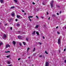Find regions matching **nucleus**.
<instances>
[{
  "label": "nucleus",
  "instance_id": "f257e3e1",
  "mask_svg": "<svg viewBox=\"0 0 66 66\" xmlns=\"http://www.w3.org/2000/svg\"><path fill=\"white\" fill-rule=\"evenodd\" d=\"M61 37H60L59 38V40L58 41V44H60V43H61Z\"/></svg>",
  "mask_w": 66,
  "mask_h": 66
},
{
  "label": "nucleus",
  "instance_id": "f03ea898",
  "mask_svg": "<svg viewBox=\"0 0 66 66\" xmlns=\"http://www.w3.org/2000/svg\"><path fill=\"white\" fill-rule=\"evenodd\" d=\"M53 1H52L51 3V7H53Z\"/></svg>",
  "mask_w": 66,
  "mask_h": 66
},
{
  "label": "nucleus",
  "instance_id": "7ed1b4c3",
  "mask_svg": "<svg viewBox=\"0 0 66 66\" xmlns=\"http://www.w3.org/2000/svg\"><path fill=\"white\" fill-rule=\"evenodd\" d=\"M8 47H10V45H6V48H8Z\"/></svg>",
  "mask_w": 66,
  "mask_h": 66
},
{
  "label": "nucleus",
  "instance_id": "20e7f679",
  "mask_svg": "<svg viewBox=\"0 0 66 66\" xmlns=\"http://www.w3.org/2000/svg\"><path fill=\"white\" fill-rule=\"evenodd\" d=\"M45 66H48V62H46Z\"/></svg>",
  "mask_w": 66,
  "mask_h": 66
},
{
  "label": "nucleus",
  "instance_id": "39448f33",
  "mask_svg": "<svg viewBox=\"0 0 66 66\" xmlns=\"http://www.w3.org/2000/svg\"><path fill=\"white\" fill-rule=\"evenodd\" d=\"M18 37L20 39H21V37L20 36H18Z\"/></svg>",
  "mask_w": 66,
  "mask_h": 66
},
{
  "label": "nucleus",
  "instance_id": "423d86ee",
  "mask_svg": "<svg viewBox=\"0 0 66 66\" xmlns=\"http://www.w3.org/2000/svg\"><path fill=\"white\" fill-rule=\"evenodd\" d=\"M13 45H15V44H16V42H15V41H13Z\"/></svg>",
  "mask_w": 66,
  "mask_h": 66
},
{
  "label": "nucleus",
  "instance_id": "0eeeda50",
  "mask_svg": "<svg viewBox=\"0 0 66 66\" xmlns=\"http://www.w3.org/2000/svg\"><path fill=\"white\" fill-rule=\"evenodd\" d=\"M42 4L43 5H45L46 4V3L44 2H43Z\"/></svg>",
  "mask_w": 66,
  "mask_h": 66
},
{
  "label": "nucleus",
  "instance_id": "6e6552de",
  "mask_svg": "<svg viewBox=\"0 0 66 66\" xmlns=\"http://www.w3.org/2000/svg\"><path fill=\"white\" fill-rule=\"evenodd\" d=\"M0 2L1 3H3V0H1Z\"/></svg>",
  "mask_w": 66,
  "mask_h": 66
},
{
  "label": "nucleus",
  "instance_id": "1a4fd4ad",
  "mask_svg": "<svg viewBox=\"0 0 66 66\" xmlns=\"http://www.w3.org/2000/svg\"><path fill=\"white\" fill-rule=\"evenodd\" d=\"M56 16V15H55L54 14L52 15V17H55Z\"/></svg>",
  "mask_w": 66,
  "mask_h": 66
},
{
  "label": "nucleus",
  "instance_id": "9d476101",
  "mask_svg": "<svg viewBox=\"0 0 66 66\" xmlns=\"http://www.w3.org/2000/svg\"><path fill=\"white\" fill-rule=\"evenodd\" d=\"M3 37L4 38H6V35H4Z\"/></svg>",
  "mask_w": 66,
  "mask_h": 66
},
{
  "label": "nucleus",
  "instance_id": "9b49d317",
  "mask_svg": "<svg viewBox=\"0 0 66 66\" xmlns=\"http://www.w3.org/2000/svg\"><path fill=\"white\" fill-rule=\"evenodd\" d=\"M11 15H12V16H14V15H15V14H14V13H13L11 14Z\"/></svg>",
  "mask_w": 66,
  "mask_h": 66
},
{
  "label": "nucleus",
  "instance_id": "f8f14e48",
  "mask_svg": "<svg viewBox=\"0 0 66 66\" xmlns=\"http://www.w3.org/2000/svg\"><path fill=\"white\" fill-rule=\"evenodd\" d=\"M17 18H20V16L19 15H17Z\"/></svg>",
  "mask_w": 66,
  "mask_h": 66
},
{
  "label": "nucleus",
  "instance_id": "ddd939ff",
  "mask_svg": "<svg viewBox=\"0 0 66 66\" xmlns=\"http://www.w3.org/2000/svg\"><path fill=\"white\" fill-rule=\"evenodd\" d=\"M30 18H33V16H29L28 17V18L29 19H30Z\"/></svg>",
  "mask_w": 66,
  "mask_h": 66
},
{
  "label": "nucleus",
  "instance_id": "4468645a",
  "mask_svg": "<svg viewBox=\"0 0 66 66\" xmlns=\"http://www.w3.org/2000/svg\"><path fill=\"white\" fill-rule=\"evenodd\" d=\"M35 31H34L33 32V33L32 34V35H33L34 34H35Z\"/></svg>",
  "mask_w": 66,
  "mask_h": 66
},
{
  "label": "nucleus",
  "instance_id": "2eb2a0df",
  "mask_svg": "<svg viewBox=\"0 0 66 66\" xmlns=\"http://www.w3.org/2000/svg\"><path fill=\"white\" fill-rule=\"evenodd\" d=\"M38 28V25H37L36 26V28Z\"/></svg>",
  "mask_w": 66,
  "mask_h": 66
},
{
  "label": "nucleus",
  "instance_id": "dca6fc26",
  "mask_svg": "<svg viewBox=\"0 0 66 66\" xmlns=\"http://www.w3.org/2000/svg\"><path fill=\"white\" fill-rule=\"evenodd\" d=\"M36 33L37 34V35H39V33L37 31L36 32Z\"/></svg>",
  "mask_w": 66,
  "mask_h": 66
},
{
  "label": "nucleus",
  "instance_id": "f3484780",
  "mask_svg": "<svg viewBox=\"0 0 66 66\" xmlns=\"http://www.w3.org/2000/svg\"><path fill=\"white\" fill-rule=\"evenodd\" d=\"M3 44V43L2 42H0V47L1 46V45H2Z\"/></svg>",
  "mask_w": 66,
  "mask_h": 66
},
{
  "label": "nucleus",
  "instance_id": "a211bd4d",
  "mask_svg": "<svg viewBox=\"0 0 66 66\" xmlns=\"http://www.w3.org/2000/svg\"><path fill=\"white\" fill-rule=\"evenodd\" d=\"M10 56V55H8V56H7L6 57L7 58H9V57Z\"/></svg>",
  "mask_w": 66,
  "mask_h": 66
},
{
  "label": "nucleus",
  "instance_id": "6ab92c4d",
  "mask_svg": "<svg viewBox=\"0 0 66 66\" xmlns=\"http://www.w3.org/2000/svg\"><path fill=\"white\" fill-rule=\"evenodd\" d=\"M7 63H8V64H11L10 61H7Z\"/></svg>",
  "mask_w": 66,
  "mask_h": 66
},
{
  "label": "nucleus",
  "instance_id": "aec40b11",
  "mask_svg": "<svg viewBox=\"0 0 66 66\" xmlns=\"http://www.w3.org/2000/svg\"><path fill=\"white\" fill-rule=\"evenodd\" d=\"M14 1L15 2H16V3H17V0H14Z\"/></svg>",
  "mask_w": 66,
  "mask_h": 66
},
{
  "label": "nucleus",
  "instance_id": "412c9836",
  "mask_svg": "<svg viewBox=\"0 0 66 66\" xmlns=\"http://www.w3.org/2000/svg\"><path fill=\"white\" fill-rule=\"evenodd\" d=\"M14 8H15V7L14 6H12V7H11V9H14Z\"/></svg>",
  "mask_w": 66,
  "mask_h": 66
},
{
  "label": "nucleus",
  "instance_id": "4be33fe9",
  "mask_svg": "<svg viewBox=\"0 0 66 66\" xmlns=\"http://www.w3.org/2000/svg\"><path fill=\"white\" fill-rule=\"evenodd\" d=\"M23 44L24 45V46H25V45H26V43H25V42H23Z\"/></svg>",
  "mask_w": 66,
  "mask_h": 66
},
{
  "label": "nucleus",
  "instance_id": "5701e85b",
  "mask_svg": "<svg viewBox=\"0 0 66 66\" xmlns=\"http://www.w3.org/2000/svg\"><path fill=\"white\" fill-rule=\"evenodd\" d=\"M29 49H30V48H28L27 49V52H28V51L29 50Z\"/></svg>",
  "mask_w": 66,
  "mask_h": 66
},
{
  "label": "nucleus",
  "instance_id": "b1692460",
  "mask_svg": "<svg viewBox=\"0 0 66 66\" xmlns=\"http://www.w3.org/2000/svg\"><path fill=\"white\" fill-rule=\"evenodd\" d=\"M45 53L46 54H48V53L46 51H45Z\"/></svg>",
  "mask_w": 66,
  "mask_h": 66
},
{
  "label": "nucleus",
  "instance_id": "393cba45",
  "mask_svg": "<svg viewBox=\"0 0 66 66\" xmlns=\"http://www.w3.org/2000/svg\"><path fill=\"white\" fill-rule=\"evenodd\" d=\"M20 24H18L17 25V26H19Z\"/></svg>",
  "mask_w": 66,
  "mask_h": 66
},
{
  "label": "nucleus",
  "instance_id": "a878e982",
  "mask_svg": "<svg viewBox=\"0 0 66 66\" xmlns=\"http://www.w3.org/2000/svg\"><path fill=\"white\" fill-rule=\"evenodd\" d=\"M35 48H34V49L33 50V51H35Z\"/></svg>",
  "mask_w": 66,
  "mask_h": 66
},
{
  "label": "nucleus",
  "instance_id": "bb28decb",
  "mask_svg": "<svg viewBox=\"0 0 66 66\" xmlns=\"http://www.w3.org/2000/svg\"><path fill=\"white\" fill-rule=\"evenodd\" d=\"M38 44H40V45H42V43L40 42H39Z\"/></svg>",
  "mask_w": 66,
  "mask_h": 66
},
{
  "label": "nucleus",
  "instance_id": "cd10ccee",
  "mask_svg": "<svg viewBox=\"0 0 66 66\" xmlns=\"http://www.w3.org/2000/svg\"><path fill=\"white\" fill-rule=\"evenodd\" d=\"M19 44L20 46H21V44L20 43Z\"/></svg>",
  "mask_w": 66,
  "mask_h": 66
},
{
  "label": "nucleus",
  "instance_id": "c85d7f7f",
  "mask_svg": "<svg viewBox=\"0 0 66 66\" xmlns=\"http://www.w3.org/2000/svg\"><path fill=\"white\" fill-rule=\"evenodd\" d=\"M35 4V3H34V2H32V4H34V5Z\"/></svg>",
  "mask_w": 66,
  "mask_h": 66
},
{
  "label": "nucleus",
  "instance_id": "c756f323",
  "mask_svg": "<svg viewBox=\"0 0 66 66\" xmlns=\"http://www.w3.org/2000/svg\"><path fill=\"white\" fill-rule=\"evenodd\" d=\"M42 56H42V55H40V56H39V57H42Z\"/></svg>",
  "mask_w": 66,
  "mask_h": 66
},
{
  "label": "nucleus",
  "instance_id": "7c9ffc66",
  "mask_svg": "<svg viewBox=\"0 0 66 66\" xmlns=\"http://www.w3.org/2000/svg\"><path fill=\"white\" fill-rule=\"evenodd\" d=\"M15 21H18V20L17 19H15Z\"/></svg>",
  "mask_w": 66,
  "mask_h": 66
},
{
  "label": "nucleus",
  "instance_id": "2f4dec72",
  "mask_svg": "<svg viewBox=\"0 0 66 66\" xmlns=\"http://www.w3.org/2000/svg\"><path fill=\"white\" fill-rule=\"evenodd\" d=\"M10 29L11 30H12V27H11L10 28Z\"/></svg>",
  "mask_w": 66,
  "mask_h": 66
},
{
  "label": "nucleus",
  "instance_id": "473e14b6",
  "mask_svg": "<svg viewBox=\"0 0 66 66\" xmlns=\"http://www.w3.org/2000/svg\"><path fill=\"white\" fill-rule=\"evenodd\" d=\"M26 40H27V41H28V38H26Z\"/></svg>",
  "mask_w": 66,
  "mask_h": 66
},
{
  "label": "nucleus",
  "instance_id": "72a5a7b5",
  "mask_svg": "<svg viewBox=\"0 0 66 66\" xmlns=\"http://www.w3.org/2000/svg\"><path fill=\"white\" fill-rule=\"evenodd\" d=\"M57 34H60V32H57Z\"/></svg>",
  "mask_w": 66,
  "mask_h": 66
},
{
  "label": "nucleus",
  "instance_id": "f704fd0d",
  "mask_svg": "<svg viewBox=\"0 0 66 66\" xmlns=\"http://www.w3.org/2000/svg\"><path fill=\"white\" fill-rule=\"evenodd\" d=\"M36 17L38 19V16H37V15H36Z\"/></svg>",
  "mask_w": 66,
  "mask_h": 66
},
{
  "label": "nucleus",
  "instance_id": "c9c22d12",
  "mask_svg": "<svg viewBox=\"0 0 66 66\" xmlns=\"http://www.w3.org/2000/svg\"><path fill=\"white\" fill-rule=\"evenodd\" d=\"M10 51H7V53H10Z\"/></svg>",
  "mask_w": 66,
  "mask_h": 66
},
{
  "label": "nucleus",
  "instance_id": "e433bc0d",
  "mask_svg": "<svg viewBox=\"0 0 66 66\" xmlns=\"http://www.w3.org/2000/svg\"><path fill=\"white\" fill-rule=\"evenodd\" d=\"M43 39H45V37L43 36Z\"/></svg>",
  "mask_w": 66,
  "mask_h": 66
},
{
  "label": "nucleus",
  "instance_id": "4c0bfd02",
  "mask_svg": "<svg viewBox=\"0 0 66 66\" xmlns=\"http://www.w3.org/2000/svg\"><path fill=\"white\" fill-rule=\"evenodd\" d=\"M57 7H58V8H60V6H57Z\"/></svg>",
  "mask_w": 66,
  "mask_h": 66
},
{
  "label": "nucleus",
  "instance_id": "58836bf2",
  "mask_svg": "<svg viewBox=\"0 0 66 66\" xmlns=\"http://www.w3.org/2000/svg\"><path fill=\"white\" fill-rule=\"evenodd\" d=\"M47 15H48V14H49V13H48V12H47Z\"/></svg>",
  "mask_w": 66,
  "mask_h": 66
},
{
  "label": "nucleus",
  "instance_id": "ea45409f",
  "mask_svg": "<svg viewBox=\"0 0 66 66\" xmlns=\"http://www.w3.org/2000/svg\"><path fill=\"white\" fill-rule=\"evenodd\" d=\"M20 60V58H19V59H18V61H19V60Z\"/></svg>",
  "mask_w": 66,
  "mask_h": 66
},
{
  "label": "nucleus",
  "instance_id": "a19ab883",
  "mask_svg": "<svg viewBox=\"0 0 66 66\" xmlns=\"http://www.w3.org/2000/svg\"><path fill=\"white\" fill-rule=\"evenodd\" d=\"M22 12H24V10H22Z\"/></svg>",
  "mask_w": 66,
  "mask_h": 66
},
{
  "label": "nucleus",
  "instance_id": "79ce46f5",
  "mask_svg": "<svg viewBox=\"0 0 66 66\" xmlns=\"http://www.w3.org/2000/svg\"><path fill=\"white\" fill-rule=\"evenodd\" d=\"M12 66V64H11L10 65H8V66Z\"/></svg>",
  "mask_w": 66,
  "mask_h": 66
},
{
  "label": "nucleus",
  "instance_id": "37998d69",
  "mask_svg": "<svg viewBox=\"0 0 66 66\" xmlns=\"http://www.w3.org/2000/svg\"><path fill=\"white\" fill-rule=\"evenodd\" d=\"M57 15H59V13H57Z\"/></svg>",
  "mask_w": 66,
  "mask_h": 66
},
{
  "label": "nucleus",
  "instance_id": "c03bdc74",
  "mask_svg": "<svg viewBox=\"0 0 66 66\" xmlns=\"http://www.w3.org/2000/svg\"><path fill=\"white\" fill-rule=\"evenodd\" d=\"M66 51V49H65L64 50V51Z\"/></svg>",
  "mask_w": 66,
  "mask_h": 66
},
{
  "label": "nucleus",
  "instance_id": "a18cd8bd",
  "mask_svg": "<svg viewBox=\"0 0 66 66\" xmlns=\"http://www.w3.org/2000/svg\"><path fill=\"white\" fill-rule=\"evenodd\" d=\"M59 28V26H57L56 27V29H57Z\"/></svg>",
  "mask_w": 66,
  "mask_h": 66
},
{
  "label": "nucleus",
  "instance_id": "49530a36",
  "mask_svg": "<svg viewBox=\"0 0 66 66\" xmlns=\"http://www.w3.org/2000/svg\"><path fill=\"white\" fill-rule=\"evenodd\" d=\"M29 20H30V21H31V19H29Z\"/></svg>",
  "mask_w": 66,
  "mask_h": 66
},
{
  "label": "nucleus",
  "instance_id": "de8ad7c7",
  "mask_svg": "<svg viewBox=\"0 0 66 66\" xmlns=\"http://www.w3.org/2000/svg\"><path fill=\"white\" fill-rule=\"evenodd\" d=\"M61 12H62V11H60V14H61Z\"/></svg>",
  "mask_w": 66,
  "mask_h": 66
},
{
  "label": "nucleus",
  "instance_id": "09e8293b",
  "mask_svg": "<svg viewBox=\"0 0 66 66\" xmlns=\"http://www.w3.org/2000/svg\"><path fill=\"white\" fill-rule=\"evenodd\" d=\"M41 18H44V17H43V16H42V17H41Z\"/></svg>",
  "mask_w": 66,
  "mask_h": 66
},
{
  "label": "nucleus",
  "instance_id": "8fccbe9b",
  "mask_svg": "<svg viewBox=\"0 0 66 66\" xmlns=\"http://www.w3.org/2000/svg\"><path fill=\"white\" fill-rule=\"evenodd\" d=\"M7 24H5V26H6V25H7Z\"/></svg>",
  "mask_w": 66,
  "mask_h": 66
},
{
  "label": "nucleus",
  "instance_id": "3c124183",
  "mask_svg": "<svg viewBox=\"0 0 66 66\" xmlns=\"http://www.w3.org/2000/svg\"><path fill=\"white\" fill-rule=\"evenodd\" d=\"M48 20H50V17H49L48 18Z\"/></svg>",
  "mask_w": 66,
  "mask_h": 66
},
{
  "label": "nucleus",
  "instance_id": "603ef678",
  "mask_svg": "<svg viewBox=\"0 0 66 66\" xmlns=\"http://www.w3.org/2000/svg\"><path fill=\"white\" fill-rule=\"evenodd\" d=\"M28 59H30V57H29Z\"/></svg>",
  "mask_w": 66,
  "mask_h": 66
},
{
  "label": "nucleus",
  "instance_id": "864d4df0",
  "mask_svg": "<svg viewBox=\"0 0 66 66\" xmlns=\"http://www.w3.org/2000/svg\"><path fill=\"white\" fill-rule=\"evenodd\" d=\"M24 15H26V13H24Z\"/></svg>",
  "mask_w": 66,
  "mask_h": 66
},
{
  "label": "nucleus",
  "instance_id": "5fc2aeb1",
  "mask_svg": "<svg viewBox=\"0 0 66 66\" xmlns=\"http://www.w3.org/2000/svg\"><path fill=\"white\" fill-rule=\"evenodd\" d=\"M65 63H66V60H65Z\"/></svg>",
  "mask_w": 66,
  "mask_h": 66
},
{
  "label": "nucleus",
  "instance_id": "6e6d98bb",
  "mask_svg": "<svg viewBox=\"0 0 66 66\" xmlns=\"http://www.w3.org/2000/svg\"><path fill=\"white\" fill-rule=\"evenodd\" d=\"M5 52V53H7V52H6H6Z\"/></svg>",
  "mask_w": 66,
  "mask_h": 66
},
{
  "label": "nucleus",
  "instance_id": "4d7b16f0",
  "mask_svg": "<svg viewBox=\"0 0 66 66\" xmlns=\"http://www.w3.org/2000/svg\"><path fill=\"white\" fill-rule=\"evenodd\" d=\"M65 29H66V27H65Z\"/></svg>",
  "mask_w": 66,
  "mask_h": 66
},
{
  "label": "nucleus",
  "instance_id": "13d9d810",
  "mask_svg": "<svg viewBox=\"0 0 66 66\" xmlns=\"http://www.w3.org/2000/svg\"><path fill=\"white\" fill-rule=\"evenodd\" d=\"M20 32V31H19V32Z\"/></svg>",
  "mask_w": 66,
  "mask_h": 66
},
{
  "label": "nucleus",
  "instance_id": "bf43d9fd",
  "mask_svg": "<svg viewBox=\"0 0 66 66\" xmlns=\"http://www.w3.org/2000/svg\"><path fill=\"white\" fill-rule=\"evenodd\" d=\"M59 52H60V51H59Z\"/></svg>",
  "mask_w": 66,
  "mask_h": 66
},
{
  "label": "nucleus",
  "instance_id": "052dcab7",
  "mask_svg": "<svg viewBox=\"0 0 66 66\" xmlns=\"http://www.w3.org/2000/svg\"><path fill=\"white\" fill-rule=\"evenodd\" d=\"M44 27H45V25H44Z\"/></svg>",
  "mask_w": 66,
  "mask_h": 66
},
{
  "label": "nucleus",
  "instance_id": "680f3d73",
  "mask_svg": "<svg viewBox=\"0 0 66 66\" xmlns=\"http://www.w3.org/2000/svg\"><path fill=\"white\" fill-rule=\"evenodd\" d=\"M39 0H38V1H39Z\"/></svg>",
  "mask_w": 66,
  "mask_h": 66
},
{
  "label": "nucleus",
  "instance_id": "e2e57ef3",
  "mask_svg": "<svg viewBox=\"0 0 66 66\" xmlns=\"http://www.w3.org/2000/svg\"><path fill=\"white\" fill-rule=\"evenodd\" d=\"M1 24V23H0V24Z\"/></svg>",
  "mask_w": 66,
  "mask_h": 66
}]
</instances>
